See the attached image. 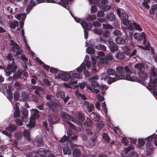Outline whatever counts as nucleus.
I'll list each match as a JSON object with an SVG mask.
<instances>
[{"instance_id": "31", "label": "nucleus", "mask_w": 157, "mask_h": 157, "mask_svg": "<svg viewBox=\"0 0 157 157\" xmlns=\"http://www.w3.org/2000/svg\"><path fill=\"white\" fill-rule=\"evenodd\" d=\"M26 17V14L25 13H22L20 14H16L15 17L17 19L21 20L24 21Z\"/></svg>"}, {"instance_id": "18", "label": "nucleus", "mask_w": 157, "mask_h": 157, "mask_svg": "<svg viewBox=\"0 0 157 157\" xmlns=\"http://www.w3.org/2000/svg\"><path fill=\"white\" fill-rule=\"evenodd\" d=\"M105 54L104 52L102 51H100L97 52V56L94 59L98 61L99 63H105V59L104 58Z\"/></svg>"}, {"instance_id": "29", "label": "nucleus", "mask_w": 157, "mask_h": 157, "mask_svg": "<svg viewBox=\"0 0 157 157\" xmlns=\"http://www.w3.org/2000/svg\"><path fill=\"white\" fill-rule=\"evenodd\" d=\"M49 151H45L44 149H40L38 151L37 154L39 155L42 157H46L45 156L48 155Z\"/></svg>"}, {"instance_id": "1", "label": "nucleus", "mask_w": 157, "mask_h": 157, "mask_svg": "<svg viewBox=\"0 0 157 157\" xmlns=\"http://www.w3.org/2000/svg\"><path fill=\"white\" fill-rule=\"evenodd\" d=\"M98 78V76L97 75H94L90 78V81L91 82V86L89 85H87L86 88L91 91L95 92L96 94L100 93L99 89H100L101 90L102 93L104 94L105 91L108 88L104 85L99 86L98 83L96 81V80Z\"/></svg>"}, {"instance_id": "63", "label": "nucleus", "mask_w": 157, "mask_h": 157, "mask_svg": "<svg viewBox=\"0 0 157 157\" xmlns=\"http://www.w3.org/2000/svg\"><path fill=\"white\" fill-rule=\"evenodd\" d=\"M113 57L112 55H107L106 56V61H105V63L106 64L107 63V62L109 61H110L113 59Z\"/></svg>"}, {"instance_id": "10", "label": "nucleus", "mask_w": 157, "mask_h": 157, "mask_svg": "<svg viewBox=\"0 0 157 157\" xmlns=\"http://www.w3.org/2000/svg\"><path fill=\"white\" fill-rule=\"evenodd\" d=\"M56 78L64 81L68 80L69 79H72L71 72L59 71L55 75Z\"/></svg>"}, {"instance_id": "22", "label": "nucleus", "mask_w": 157, "mask_h": 157, "mask_svg": "<svg viewBox=\"0 0 157 157\" xmlns=\"http://www.w3.org/2000/svg\"><path fill=\"white\" fill-rule=\"evenodd\" d=\"M34 88L36 89V90L34 91V93L36 95L40 96L42 94H45V90L44 88L41 87L39 86H34Z\"/></svg>"}, {"instance_id": "32", "label": "nucleus", "mask_w": 157, "mask_h": 157, "mask_svg": "<svg viewBox=\"0 0 157 157\" xmlns=\"http://www.w3.org/2000/svg\"><path fill=\"white\" fill-rule=\"evenodd\" d=\"M22 112L23 115L22 117V119L23 121L26 122L28 115L27 110L25 109H23L22 110Z\"/></svg>"}, {"instance_id": "26", "label": "nucleus", "mask_w": 157, "mask_h": 157, "mask_svg": "<svg viewBox=\"0 0 157 157\" xmlns=\"http://www.w3.org/2000/svg\"><path fill=\"white\" fill-rule=\"evenodd\" d=\"M109 47L110 51L112 52L116 51L118 50V47L116 44L111 40H108Z\"/></svg>"}, {"instance_id": "8", "label": "nucleus", "mask_w": 157, "mask_h": 157, "mask_svg": "<svg viewBox=\"0 0 157 157\" xmlns=\"http://www.w3.org/2000/svg\"><path fill=\"white\" fill-rule=\"evenodd\" d=\"M46 98L48 100L47 105L51 109H55V108L58 110L60 107V104L57 101H54V97L50 94H47Z\"/></svg>"}, {"instance_id": "30", "label": "nucleus", "mask_w": 157, "mask_h": 157, "mask_svg": "<svg viewBox=\"0 0 157 157\" xmlns=\"http://www.w3.org/2000/svg\"><path fill=\"white\" fill-rule=\"evenodd\" d=\"M36 2L35 1L31 0L30 2L28 5L26 10V11L27 13H29L30 10H31L35 6Z\"/></svg>"}, {"instance_id": "57", "label": "nucleus", "mask_w": 157, "mask_h": 157, "mask_svg": "<svg viewBox=\"0 0 157 157\" xmlns=\"http://www.w3.org/2000/svg\"><path fill=\"white\" fill-rule=\"evenodd\" d=\"M14 87L17 89L20 90L22 89V86L20 83L16 81L14 83Z\"/></svg>"}, {"instance_id": "64", "label": "nucleus", "mask_w": 157, "mask_h": 157, "mask_svg": "<svg viewBox=\"0 0 157 157\" xmlns=\"http://www.w3.org/2000/svg\"><path fill=\"white\" fill-rule=\"evenodd\" d=\"M157 8V5H155L152 6L151 9L149 10L150 13H151V14L153 13H154L156 9Z\"/></svg>"}, {"instance_id": "3", "label": "nucleus", "mask_w": 157, "mask_h": 157, "mask_svg": "<svg viewBox=\"0 0 157 157\" xmlns=\"http://www.w3.org/2000/svg\"><path fill=\"white\" fill-rule=\"evenodd\" d=\"M147 142L145 146V152L146 155H150L153 152L154 150L151 142L154 141L155 145L157 147V135L154 134L148 136L145 139Z\"/></svg>"}, {"instance_id": "56", "label": "nucleus", "mask_w": 157, "mask_h": 157, "mask_svg": "<svg viewBox=\"0 0 157 157\" xmlns=\"http://www.w3.org/2000/svg\"><path fill=\"white\" fill-rule=\"evenodd\" d=\"M135 149V147L132 145L126 147L125 149V152L127 154L128 152L132 150H134Z\"/></svg>"}, {"instance_id": "59", "label": "nucleus", "mask_w": 157, "mask_h": 157, "mask_svg": "<svg viewBox=\"0 0 157 157\" xmlns=\"http://www.w3.org/2000/svg\"><path fill=\"white\" fill-rule=\"evenodd\" d=\"M13 12V9L10 6H9L6 8V11H5V13L6 14H12Z\"/></svg>"}, {"instance_id": "44", "label": "nucleus", "mask_w": 157, "mask_h": 157, "mask_svg": "<svg viewBox=\"0 0 157 157\" xmlns=\"http://www.w3.org/2000/svg\"><path fill=\"white\" fill-rule=\"evenodd\" d=\"M56 95L57 97L58 98H63L65 97V93L63 91H59L56 93Z\"/></svg>"}, {"instance_id": "40", "label": "nucleus", "mask_w": 157, "mask_h": 157, "mask_svg": "<svg viewBox=\"0 0 157 157\" xmlns=\"http://www.w3.org/2000/svg\"><path fill=\"white\" fill-rule=\"evenodd\" d=\"M75 94L78 98H81L84 100H85L86 99V98L84 95L79 92L78 89L75 91Z\"/></svg>"}, {"instance_id": "42", "label": "nucleus", "mask_w": 157, "mask_h": 157, "mask_svg": "<svg viewBox=\"0 0 157 157\" xmlns=\"http://www.w3.org/2000/svg\"><path fill=\"white\" fill-rule=\"evenodd\" d=\"M115 18V15L112 13H108L107 15V18L110 21L114 20Z\"/></svg>"}, {"instance_id": "58", "label": "nucleus", "mask_w": 157, "mask_h": 157, "mask_svg": "<svg viewBox=\"0 0 157 157\" xmlns=\"http://www.w3.org/2000/svg\"><path fill=\"white\" fill-rule=\"evenodd\" d=\"M128 157H138V155L136 152L131 151L129 154Z\"/></svg>"}, {"instance_id": "48", "label": "nucleus", "mask_w": 157, "mask_h": 157, "mask_svg": "<svg viewBox=\"0 0 157 157\" xmlns=\"http://www.w3.org/2000/svg\"><path fill=\"white\" fill-rule=\"evenodd\" d=\"M94 33L98 34L99 36H101L103 34V31L101 29L98 28H96L94 29Z\"/></svg>"}, {"instance_id": "17", "label": "nucleus", "mask_w": 157, "mask_h": 157, "mask_svg": "<svg viewBox=\"0 0 157 157\" xmlns=\"http://www.w3.org/2000/svg\"><path fill=\"white\" fill-rule=\"evenodd\" d=\"M127 29L130 31H132L133 29L139 31H141L142 29L140 26L138 24L134 22L133 23H131L127 27Z\"/></svg>"}, {"instance_id": "35", "label": "nucleus", "mask_w": 157, "mask_h": 157, "mask_svg": "<svg viewBox=\"0 0 157 157\" xmlns=\"http://www.w3.org/2000/svg\"><path fill=\"white\" fill-rule=\"evenodd\" d=\"M115 56L117 59L121 60L124 59L125 57V54L124 53L121 52H117Z\"/></svg>"}, {"instance_id": "14", "label": "nucleus", "mask_w": 157, "mask_h": 157, "mask_svg": "<svg viewBox=\"0 0 157 157\" xmlns=\"http://www.w3.org/2000/svg\"><path fill=\"white\" fill-rule=\"evenodd\" d=\"M67 144L68 145H70L71 149H74L73 151V156L78 157L80 155L81 152L79 149L76 148L78 147L77 144H73L71 141H69V142Z\"/></svg>"}, {"instance_id": "6", "label": "nucleus", "mask_w": 157, "mask_h": 157, "mask_svg": "<svg viewBox=\"0 0 157 157\" xmlns=\"http://www.w3.org/2000/svg\"><path fill=\"white\" fill-rule=\"evenodd\" d=\"M150 74V83L147 88L148 90H151L157 86V76L155 69L151 68Z\"/></svg>"}, {"instance_id": "21", "label": "nucleus", "mask_w": 157, "mask_h": 157, "mask_svg": "<svg viewBox=\"0 0 157 157\" xmlns=\"http://www.w3.org/2000/svg\"><path fill=\"white\" fill-rule=\"evenodd\" d=\"M6 89L7 92V98L11 101V100L13 98V95L12 92L13 89L11 86L9 85H6Z\"/></svg>"}, {"instance_id": "2", "label": "nucleus", "mask_w": 157, "mask_h": 157, "mask_svg": "<svg viewBox=\"0 0 157 157\" xmlns=\"http://www.w3.org/2000/svg\"><path fill=\"white\" fill-rule=\"evenodd\" d=\"M67 123L70 128H69L68 129V132H67L68 136H67L66 135H64L59 140V141L61 143H64L69 140H72L73 141L77 140V136L75 134L72 133L71 128L75 129L76 131L81 130L80 128H76L75 126L70 121H67Z\"/></svg>"}, {"instance_id": "43", "label": "nucleus", "mask_w": 157, "mask_h": 157, "mask_svg": "<svg viewBox=\"0 0 157 157\" xmlns=\"http://www.w3.org/2000/svg\"><path fill=\"white\" fill-rule=\"evenodd\" d=\"M121 139L122 142L123 144L125 146H127L129 138L125 136H123L121 137Z\"/></svg>"}, {"instance_id": "23", "label": "nucleus", "mask_w": 157, "mask_h": 157, "mask_svg": "<svg viewBox=\"0 0 157 157\" xmlns=\"http://www.w3.org/2000/svg\"><path fill=\"white\" fill-rule=\"evenodd\" d=\"M66 81L68 82L67 83L64 82L63 83V85L66 88H71V86H73L77 83V81H75L72 77V79H69L68 80Z\"/></svg>"}, {"instance_id": "50", "label": "nucleus", "mask_w": 157, "mask_h": 157, "mask_svg": "<svg viewBox=\"0 0 157 157\" xmlns=\"http://www.w3.org/2000/svg\"><path fill=\"white\" fill-rule=\"evenodd\" d=\"M11 43H10V45L13 46L12 49L14 51H15L16 50H17V49L19 48V46L16 43H15L13 41H11Z\"/></svg>"}, {"instance_id": "37", "label": "nucleus", "mask_w": 157, "mask_h": 157, "mask_svg": "<svg viewBox=\"0 0 157 157\" xmlns=\"http://www.w3.org/2000/svg\"><path fill=\"white\" fill-rule=\"evenodd\" d=\"M22 73V72H17L16 73L14 74L13 77L10 76L8 78L10 79V81H11L13 79H14L16 78H20L21 77Z\"/></svg>"}, {"instance_id": "38", "label": "nucleus", "mask_w": 157, "mask_h": 157, "mask_svg": "<svg viewBox=\"0 0 157 157\" xmlns=\"http://www.w3.org/2000/svg\"><path fill=\"white\" fill-rule=\"evenodd\" d=\"M35 140L38 144V145H42L44 143L43 140L42 136H37L36 137Z\"/></svg>"}, {"instance_id": "27", "label": "nucleus", "mask_w": 157, "mask_h": 157, "mask_svg": "<svg viewBox=\"0 0 157 157\" xmlns=\"http://www.w3.org/2000/svg\"><path fill=\"white\" fill-rule=\"evenodd\" d=\"M70 71L71 72V76H72L73 78L78 79H81L82 78V73L81 71H77V72L75 71V72H73V71Z\"/></svg>"}, {"instance_id": "12", "label": "nucleus", "mask_w": 157, "mask_h": 157, "mask_svg": "<svg viewBox=\"0 0 157 157\" xmlns=\"http://www.w3.org/2000/svg\"><path fill=\"white\" fill-rule=\"evenodd\" d=\"M134 67L139 71L138 73L139 76L143 80H145L144 81L146 82V80H147V75L143 72L144 68L142 64L140 63H136L134 65Z\"/></svg>"}, {"instance_id": "45", "label": "nucleus", "mask_w": 157, "mask_h": 157, "mask_svg": "<svg viewBox=\"0 0 157 157\" xmlns=\"http://www.w3.org/2000/svg\"><path fill=\"white\" fill-rule=\"evenodd\" d=\"M64 154L70 155L71 154V151L69 147L67 146L65 147L63 149Z\"/></svg>"}, {"instance_id": "5", "label": "nucleus", "mask_w": 157, "mask_h": 157, "mask_svg": "<svg viewBox=\"0 0 157 157\" xmlns=\"http://www.w3.org/2000/svg\"><path fill=\"white\" fill-rule=\"evenodd\" d=\"M7 58L9 61H11L12 64L8 65L7 68L5 69V71L6 75L9 76L12 73H14L15 72L17 69V67L14 66V58H13V55L10 53L8 54Z\"/></svg>"}, {"instance_id": "53", "label": "nucleus", "mask_w": 157, "mask_h": 157, "mask_svg": "<svg viewBox=\"0 0 157 157\" xmlns=\"http://www.w3.org/2000/svg\"><path fill=\"white\" fill-rule=\"evenodd\" d=\"M92 60L93 61V63L92 65V68L94 71H95L97 70V69L95 66L96 65V59H94L92 57V56H91Z\"/></svg>"}, {"instance_id": "9", "label": "nucleus", "mask_w": 157, "mask_h": 157, "mask_svg": "<svg viewBox=\"0 0 157 157\" xmlns=\"http://www.w3.org/2000/svg\"><path fill=\"white\" fill-rule=\"evenodd\" d=\"M31 112L32 117H30L29 124L27 125V126L30 128L35 127L36 123L35 119L39 117V111L37 109H32L31 110Z\"/></svg>"}, {"instance_id": "28", "label": "nucleus", "mask_w": 157, "mask_h": 157, "mask_svg": "<svg viewBox=\"0 0 157 157\" xmlns=\"http://www.w3.org/2000/svg\"><path fill=\"white\" fill-rule=\"evenodd\" d=\"M61 114L62 116L66 119V120H65L66 121L67 120H70L74 122H76V121L75 120L74 118L67 113L62 112Z\"/></svg>"}, {"instance_id": "4", "label": "nucleus", "mask_w": 157, "mask_h": 157, "mask_svg": "<svg viewBox=\"0 0 157 157\" xmlns=\"http://www.w3.org/2000/svg\"><path fill=\"white\" fill-rule=\"evenodd\" d=\"M107 73L108 75H105L104 77L101 78V79H104V80H108V83L110 84L112 82H114L117 80L124 79L125 77L124 76H120L116 75V71L113 69H109L107 70Z\"/></svg>"}, {"instance_id": "46", "label": "nucleus", "mask_w": 157, "mask_h": 157, "mask_svg": "<svg viewBox=\"0 0 157 157\" xmlns=\"http://www.w3.org/2000/svg\"><path fill=\"white\" fill-rule=\"evenodd\" d=\"M21 99L24 101H26L28 99V95L26 93L22 92V95L21 96Z\"/></svg>"}, {"instance_id": "24", "label": "nucleus", "mask_w": 157, "mask_h": 157, "mask_svg": "<svg viewBox=\"0 0 157 157\" xmlns=\"http://www.w3.org/2000/svg\"><path fill=\"white\" fill-rule=\"evenodd\" d=\"M122 17L123 18L122 20L123 24L127 27L128 26L129 22L128 20V16L125 13H122Z\"/></svg>"}, {"instance_id": "15", "label": "nucleus", "mask_w": 157, "mask_h": 157, "mask_svg": "<svg viewBox=\"0 0 157 157\" xmlns=\"http://www.w3.org/2000/svg\"><path fill=\"white\" fill-rule=\"evenodd\" d=\"M16 125L10 124L8 127H6L5 130H3L2 132L9 137L11 136V132L14 131L17 128Z\"/></svg>"}, {"instance_id": "61", "label": "nucleus", "mask_w": 157, "mask_h": 157, "mask_svg": "<svg viewBox=\"0 0 157 157\" xmlns=\"http://www.w3.org/2000/svg\"><path fill=\"white\" fill-rule=\"evenodd\" d=\"M86 52L88 54H93L95 52V51L93 48L89 47L86 49Z\"/></svg>"}, {"instance_id": "25", "label": "nucleus", "mask_w": 157, "mask_h": 157, "mask_svg": "<svg viewBox=\"0 0 157 157\" xmlns=\"http://www.w3.org/2000/svg\"><path fill=\"white\" fill-rule=\"evenodd\" d=\"M72 0H60L59 4L64 7L67 10H69V7L68 5L69 2H71Z\"/></svg>"}, {"instance_id": "55", "label": "nucleus", "mask_w": 157, "mask_h": 157, "mask_svg": "<svg viewBox=\"0 0 157 157\" xmlns=\"http://www.w3.org/2000/svg\"><path fill=\"white\" fill-rule=\"evenodd\" d=\"M91 116L93 117L95 121H98L99 120L98 115L97 113H95L94 112H92V113Z\"/></svg>"}, {"instance_id": "54", "label": "nucleus", "mask_w": 157, "mask_h": 157, "mask_svg": "<svg viewBox=\"0 0 157 157\" xmlns=\"http://www.w3.org/2000/svg\"><path fill=\"white\" fill-rule=\"evenodd\" d=\"M138 146L139 147H141L144 146L145 143L144 140L143 139H138Z\"/></svg>"}, {"instance_id": "60", "label": "nucleus", "mask_w": 157, "mask_h": 157, "mask_svg": "<svg viewBox=\"0 0 157 157\" xmlns=\"http://www.w3.org/2000/svg\"><path fill=\"white\" fill-rule=\"evenodd\" d=\"M103 26L104 28L105 29H112L113 28V26L108 24H103Z\"/></svg>"}, {"instance_id": "51", "label": "nucleus", "mask_w": 157, "mask_h": 157, "mask_svg": "<svg viewBox=\"0 0 157 157\" xmlns=\"http://www.w3.org/2000/svg\"><path fill=\"white\" fill-rule=\"evenodd\" d=\"M92 121L90 118H87L84 124L87 126H90L92 125Z\"/></svg>"}, {"instance_id": "41", "label": "nucleus", "mask_w": 157, "mask_h": 157, "mask_svg": "<svg viewBox=\"0 0 157 157\" xmlns=\"http://www.w3.org/2000/svg\"><path fill=\"white\" fill-rule=\"evenodd\" d=\"M84 61L86 65L87 68H89L91 66V62L89 60V57L88 56L86 55L84 59Z\"/></svg>"}, {"instance_id": "16", "label": "nucleus", "mask_w": 157, "mask_h": 157, "mask_svg": "<svg viewBox=\"0 0 157 157\" xmlns=\"http://www.w3.org/2000/svg\"><path fill=\"white\" fill-rule=\"evenodd\" d=\"M83 108L86 112L90 113L94 109V106L93 104L90 103L88 101H84Z\"/></svg>"}, {"instance_id": "62", "label": "nucleus", "mask_w": 157, "mask_h": 157, "mask_svg": "<svg viewBox=\"0 0 157 157\" xmlns=\"http://www.w3.org/2000/svg\"><path fill=\"white\" fill-rule=\"evenodd\" d=\"M14 100L16 101L18 100L20 98L19 93L17 91H15L14 93Z\"/></svg>"}, {"instance_id": "39", "label": "nucleus", "mask_w": 157, "mask_h": 157, "mask_svg": "<svg viewBox=\"0 0 157 157\" xmlns=\"http://www.w3.org/2000/svg\"><path fill=\"white\" fill-rule=\"evenodd\" d=\"M86 66H87L86 63L85 62H83L79 67L77 68V71L82 72L83 70H85L86 68Z\"/></svg>"}, {"instance_id": "19", "label": "nucleus", "mask_w": 157, "mask_h": 157, "mask_svg": "<svg viewBox=\"0 0 157 157\" xmlns=\"http://www.w3.org/2000/svg\"><path fill=\"white\" fill-rule=\"evenodd\" d=\"M116 42L118 44H124L128 42V39L126 36H124L121 37H118L116 38Z\"/></svg>"}, {"instance_id": "33", "label": "nucleus", "mask_w": 157, "mask_h": 157, "mask_svg": "<svg viewBox=\"0 0 157 157\" xmlns=\"http://www.w3.org/2000/svg\"><path fill=\"white\" fill-rule=\"evenodd\" d=\"M18 24V22L17 21H10L9 22V26L10 28L14 29Z\"/></svg>"}, {"instance_id": "52", "label": "nucleus", "mask_w": 157, "mask_h": 157, "mask_svg": "<svg viewBox=\"0 0 157 157\" xmlns=\"http://www.w3.org/2000/svg\"><path fill=\"white\" fill-rule=\"evenodd\" d=\"M78 117L80 122L83 121L85 119V118L83 114L81 112L78 113Z\"/></svg>"}, {"instance_id": "7", "label": "nucleus", "mask_w": 157, "mask_h": 157, "mask_svg": "<svg viewBox=\"0 0 157 157\" xmlns=\"http://www.w3.org/2000/svg\"><path fill=\"white\" fill-rule=\"evenodd\" d=\"M123 67L122 66H118L116 68L117 72L119 74H122L120 76L122 75L124 76L125 78L124 79H125L126 80L131 81L140 82V79L136 76L132 75L133 74L132 72H131L130 74H126L125 76L124 71H123Z\"/></svg>"}, {"instance_id": "34", "label": "nucleus", "mask_w": 157, "mask_h": 157, "mask_svg": "<svg viewBox=\"0 0 157 157\" xmlns=\"http://www.w3.org/2000/svg\"><path fill=\"white\" fill-rule=\"evenodd\" d=\"M35 59L41 65H42L43 67L44 68L47 70L48 71L49 69L50 70V67L48 65L44 64V62L40 60L38 57H36Z\"/></svg>"}, {"instance_id": "49", "label": "nucleus", "mask_w": 157, "mask_h": 157, "mask_svg": "<svg viewBox=\"0 0 157 157\" xmlns=\"http://www.w3.org/2000/svg\"><path fill=\"white\" fill-rule=\"evenodd\" d=\"M96 48L98 49L103 51H106V48L105 46L102 44H98L96 46Z\"/></svg>"}, {"instance_id": "13", "label": "nucleus", "mask_w": 157, "mask_h": 157, "mask_svg": "<svg viewBox=\"0 0 157 157\" xmlns=\"http://www.w3.org/2000/svg\"><path fill=\"white\" fill-rule=\"evenodd\" d=\"M80 24L84 29V37L86 39L88 36V32L86 30H90L92 28V25L90 23H87L85 21H82Z\"/></svg>"}, {"instance_id": "20", "label": "nucleus", "mask_w": 157, "mask_h": 157, "mask_svg": "<svg viewBox=\"0 0 157 157\" xmlns=\"http://www.w3.org/2000/svg\"><path fill=\"white\" fill-rule=\"evenodd\" d=\"M145 35L146 34L144 32H142L141 34L137 33H135L134 34V36L135 39L137 40H140L143 38L144 39L143 43H144L146 42Z\"/></svg>"}, {"instance_id": "47", "label": "nucleus", "mask_w": 157, "mask_h": 157, "mask_svg": "<svg viewBox=\"0 0 157 157\" xmlns=\"http://www.w3.org/2000/svg\"><path fill=\"white\" fill-rule=\"evenodd\" d=\"M97 17L95 14L89 15L86 17V19L88 21H91L96 19Z\"/></svg>"}, {"instance_id": "11", "label": "nucleus", "mask_w": 157, "mask_h": 157, "mask_svg": "<svg viewBox=\"0 0 157 157\" xmlns=\"http://www.w3.org/2000/svg\"><path fill=\"white\" fill-rule=\"evenodd\" d=\"M59 118L57 116H54L52 117H50L48 119L49 125H48L47 122L46 121H44V122L43 125L46 128L47 131H49L50 129H52V125L57 122Z\"/></svg>"}, {"instance_id": "36", "label": "nucleus", "mask_w": 157, "mask_h": 157, "mask_svg": "<svg viewBox=\"0 0 157 157\" xmlns=\"http://www.w3.org/2000/svg\"><path fill=\"white\" fill-rule=\"evenodd\" d=\"M23 136L29 140H31V137L30 136V131L29 130L25 129L24 130V132L23 133Z\"/></svg>"}]
</instances>
